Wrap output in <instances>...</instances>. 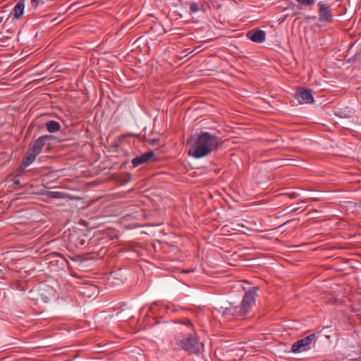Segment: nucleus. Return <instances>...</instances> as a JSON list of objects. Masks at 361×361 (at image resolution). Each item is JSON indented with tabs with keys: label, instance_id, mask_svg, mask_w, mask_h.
Segmentation results:
<instances>
[{
	"label": "nucleus",
	"instance_id": "f257e3e1",
	"mask_svg": "<svg viewBox=\"0 0 361 361\" xmlns=\"http://www.w3.org/2000/svg\"><path fill=\"white\" fill-rule=\"evenodd\" d=\"M190 144L188 154L196 159H200L219 149L221 145V139L209 132L195 133L188 139Z\"/></svg>",
	"mask_w": 361,
	"mask_h": 361
},
{
	"label": "nucleus",
	"instance_id": "f03ea898",
	"mask_svg": "<svg viewBox=\"0 0 361 361\" xmlns=\"http://www.w3.org/2000/svg\"><path fill=\"white\" fill-rule=\"evenodd\" d=\"M258 290L257 286L250 288L245 292L240 305L234 306L229 303L228 306L220 307L218 310L219 312L226 317H245L255 305Z\"/></svg>",
	"mask_w": 361,
	"mask_h": 361
},
{
	"label": "nucleus",
	"instance_id": "7ed1b4c3",
	"mask_svg": "<svg viewBox=\"0 0 361 361\" xmlns=\"http://www.w3.org/2000/svg\"><path fill=\"white\" fill-rule=\"evenodd\" d=\"M177 345L189 354L198 355L200 353V344L195 336L187 334L182 336L176 341Z\"/></svg>",
	"mask_w": 361,
	"mask_h": 361
},
{
	"label": "nucleus",
	"instance_id": "20e7f679",
	"mask_svg": "<svg viewBox=\"0 0 361 361\" xmlns=\"http://www.w3.org/2000/svg\"><path fill=\"white\" fill-rule=\"evenodd\" d=\"M316 338V334H312L309 336L300 339L293 343L291 347V352L293 353H300L307 351L312 348L311 345L313 341Z\"/></svg>",
	"mask_w": 361,
	"mask_h": 361
},
{
	"label": "nucleus",
	"instance_id": "39448f33",
	"mask_svg": "<svg viewBox=\"0 0 361 361\" xmlns=\"http://www.w3.org/2000/svg\"><path fill=\"white\" fill-rule=\"evenodd\" d=\"M295 99L300 104H311L314 102L312 90L303 87L298 88L295 92Z\"/></svg>",
	"mask_w": 361,
	"mask_h": 361
},
{
	"label": "nucleus",
	"instance_id": "423d86ee",
	"mask_svg": "<svg viewBox=\"0 0 361 361\" xmlns=\"http://www.w3.org/2000/svg\"><path fill=\"white\" fill-rule=\"evenodd\" d=\"M54 138L53 135H43L39 137L29 149L32 150L34 154H39L41 152L42 147L45 145L46 142Z\"/></svg>",
	"mask_w": 361,
	"mask_h": 361
},
{
	"label": "nucleus",
	"instance_id": "0eeeda50",
	"mask_svg": "<svg viewBox=\"0 0 361 361\" xmlns=\"http://www.w3.org/2000/svg\"><path fill=\"white\" fill-rule=\"evenodd\" d=\"M247 37L255 43H262L265 40L266 33L262 30H251L247 33Z\"/></svg>",
	"mask_w": 361,
	"mask_h": 361
},
{
	"label": "nucleus",
	"instance_id": "6e6552de",
	"mask_svg": "<svg viewBox=\"0 0 361 361\" xmlns=\"http://www.w3.org/2000/svg\"><path fill=\"white\" fill-rule=\"evenodd\" d=\"M154 156V152L152 151H148L139 157L134 158L132 160L133 166L134 168L146 163Z\"/></svg>",
	"mask_w": 361,
	"mask_h": 361
},
{
	"label": "nucleus",
	"instance_id": "1a4fd4ad",
	"mask_svg": "<svg viewBox=\"0 0 361 361\" xmlns=\"http://www.w3.org/2000/svg\"><path fill=\"white\" fill-rule=\"evenodd\" d=\"M318 6L319 19L321 20L329 21L332 18L329 7L322 2H319Z\"/></svg>",
	"mask_w": 361,
	"mask_h": 361
},
{
	"label": "nucleus",
	"instance_id": "9d476101",
	"mask_svg": "<svg viewBox=\"0 0 361 361\" xmlns=\"http://www.w3.org/2000/svg\"><path fill=\"white\" fill-rule=\"evenodd\" d=\"M37 156V154H34V152L29 149L25 157L22 161L19 171H23L26 167L30 166L35 161Z\"/></svg>",
	"mask_w": 361,
	"mask_h": 361
},
{
	"label": "nucleus",
	"instance_id": "9b49d317",
	"mask_svg": "<svg viewBox=\"0 0 361 361\" xmlns=\"http://www.w3.org/2000/svg\"><path fill=\"white\" fill-rule=\"evenodd\" d=\"M131 179L130 173H125L123 175H114V185H123L128 183Z\"/></svg>",
	"mask_w": 361,
	"mask_h": 361
},
{
	"label": "nucleus",
	"instance_id": "f8f14e48",
	"mask_svg": "<svg viewBox=\"0 0 361 361\" xmlns=\"http://www.w3.org/2000/svg\"><path fill=\"white\" fill-rule=\"evenodd\" d=\"M126 278L121 273V270L119 268L118 271H114V287L121 286L126 281Z\"/></svg>",
	"mask_w": 361,
	"mask_h": 361
},
{
	"label": "nucleus",
	"instance_id": "ddd939ff",
	"mask_svg": "<svg viewBox=\"0 0 361 361\" xmlns=\"http://www.w3.org/2000/svg\"><path fill=\"white\" fill-rule=\"evenodd\" d=\"M24 1H25V0L19 1L13 8L14 15L16 18H19L23 13V11H24V8H25V2Z\"/></svg>",
	"mask_w": 361,
	"mask_h": 361
},
{
	"label": "nucleus",
	"instance_id": "4468645a",
	"mask_svg": "<svg viewBox=\"0 0 361 361\" xmlns=\"http://www.w3.org/2000/svg\"><path fill=\"white\" fill-rule=\"evenodd\" d=\"M45 126L49 133H56L61 128L60 124L55 121H49L45 123Z\"/></svg>",
	"mask_w": 361,
	"mask_h": 361
},
{
	"label": "nucleus",
	"instance_id": "2eb2a0df",
	"mask_svg": "<svg viewBox=\"0 0 361 361\" xmlns=\"http://www.w3.org/2000/svg\"><path fill=\"white\" fill-rule=\"evenodd\" d=\"M47 196L51 198L54 199H62L66 197V195L63 192H58V191H49L47 192Z\"/></svg>",
	"mask_w": 361,
	"mask_h": 361
},
{
	"label": "nucleus",
	"instance_id": "dca6fc26",
	"mask_svg": "<svg viewBox=\"0 0 361 361\" xmlns=\"http://www.w3.org/2000/svg\"><path fill=\"white\" fill-rule=\"evenodd\" d=\"M298 4L308 6L314 4L316 0H295Z\"/></svg>",
	"mask_w": 361,
	"mask_h": 361
},
{
	"label": "nucleus",
	"instance_id": "f3484780",
	"mask_svg": "<svg viewBox=\"0 0 361 361\" xmlns=\"http://www.w3.org/2000/svg\"><path fill=\"white\" fill-rule=\"evenodd\" d=\"M199 11V7H198V5L193 2L192 4H190V13H196Z\"/></svg>",
	"mask_w": 361,
	"mask_h": 361
},
{
	"label": "nucleus",
	"instance_id": "a211bd4d",
	"mask_svg": "<svg viewBox=\"0 0 361 361\" xmlns=\"http://www.w3.org/2000/svg\"><path fill=\"white\" fill-rule=\"evenodd\" d=\"M125 310L123 309L121 310V312H117L116 313V316L118 317V319H119V322H121V321H125L126 319H128L129 318V314H126V315H119V314H121L123 311H124Z\"/></svg>",
	"mask_w": 361,
	"mask_h": 361
},
{
	"label": "nucleus",
	"instance_id": "6ab92c4d",
	"mask_svg": "<svg viewBox=\"0 0 361 361\" xmlns=\"http://www.w3.org/2000/svg\"><path fill=\"white\" fill-rule=\"evenodd\" d=\"M123 28H124V27L122 25V27H121L120 30L116 32L115 35L118 36V37H121V36L123 35H124V32H123Z\"/></svg>",
	"mask_w": 361,
	"mask_h": 361
},
{
	"label": "nucleus",
	"instance_id": "aec40b11",
	"mask_svg": "<svg viewBox=\"0 0 361 361\" xmlns=\"http://www.w3.org/2000/svg\"><path fill=\"white\" fill-rule=\"evenodd\" d=\"M159 142V140L158 139H153L151 140V144L154 145H156L157 142Z\"/></svg>",
	"mask_w": 361,
	"mask_h": 361
},
{
	"label": "nucleus",
	"instance_id": "412c9836",
	"mask_svg": "<svg viewBox=\"0 0 361 361\" xmlns=\"http://www.w3.org/2000/svg\"><path fill=\"white\" fill-rule=\"evenodd\" d=\"M37 0H32V3L34 4L33 6L35 7V8H36L37 7Z\"/></svg>",
	"mask_w": 361,
	"mask_h": 361
},
{
	"label": "nucleus",
	"instance_id": "4be33fe9",
	"mask_svg": "<svg viewBox=\"0 0 361 361\" xmlns=\"http://www.w3.org/2000/svg\"><path fill=\"white\" fill-rule=\"evenodd\" d=\"M290 197H292V198H295V197H297V195H296L295 192H293V193L290 195Z\"/></svg>",
	"mask_w": 361,
	"mask_h": 361
},
{
	"label": "nucleus",
	"instance_id": "5701e85b",
	"mask_svg": "<svg viewBox=\"0 0 361 361\" xmlns=\"http://www.w3.org/2000/svg\"><path fill=\"white\" fill-rule=\"evenodd\" d=\"M118 207V202H114V208ZM116 212V209H114V212Z\"/></svg>",
	"mask_w": 361,
	"mask_h": 361
},
{
	"label": "nucleus",
	"instance_id": "b1692460",
	"mask_svg": "<svg viewBox=\"0 0 361 361\" xmlns=\"http://www.w3.org/2000/svg\"><path fill=\"white\" fill-rule=\"evenodd\" d=\"M114 199L118 198L119 197L118 194L114 195Z\"/></svg>",
	"mask_w": 361,
	"mask_h": 361
},
{
	"label": "nucleus",
	"instance_id": "393cba45",
	"mask_svg": "<svg viewBox=\"0 0 361 361\" xmlns=\"http://www.w3.org/2000/svg\"><path fill=\"white\" fill-rule=\"evenodd\" d=\"M117 147H118V145L114 144V152H116V148Z\"/></svg>",
	"mask_w": 361,
	"mask_h": 361
},
{
	"label": "nucleus",
	"instance_id": "a878e982",
	"mask_svg": "<svg viewBox=\"0 0 361 361\" xmlns=\"http://www.w3.org/2000/svg\"><path fill=\"white\" fill-rule=\"evenodd\" d=\"M187 324L188 325H191L192 324H191V322L190 321H188Z\"/></svg>",
	"mask_w": 361,
	"mask_h": 361
},
{
	"label": "nucleus",
	"instance_id": "bb28decb",
	"mask_svg": "<svg viewBox=\"0 0 361 361\" xmlns=\"http://www.w3.org/2000/svg\"><path fill=\"white\" fill-rule=\"evenodd\" d=\"M357 361H361V357L357 359Z\"/></svg>",
	"mask_w": 361,
	"mask_h": 361
},
{
	"label": "nucleus",
	"instance_id": "cd10ccee",
	"mask_svg": "<svg viewBox=\"0 0 361 361\" xmlns=\"http://www.w3.org/2000/svg\"><path fill=\"white\" fill-rule=\"evenodd\" d=\"M123 137L118 138V140H122Z\"/></svg>",
	"mask_w": 361,
	"mask_h": 361
},
{
	"label": "nucleus",
	"instance_id": "c85d7f7f",
	"mask_svg": "<svg viewBox=\"0 0 361 361\" xmlns=\"http://www.w3.org/2000/svg\"><path fill=\"white\" fill-rule=\"evenodd\" d=\"M123 137L118 138V140H122Z\"/></svg>",
	"mask_w": 361,
	"mask_h": 361
},
{
	"label": "nucleus",
	"instance_id": "c756f323",
	"mask_svg": "<svg viewBox=\"0 0 361 361\" xmlns=\"http://www.w3.org/2000/svg\"><path fill=\"white\" fill-rule=\"evenodd\" d=\"M123 137L118 138V140H122Z\"/></svg>",
	"mask_w": 361,
	"mask_h": 361
},
{
	"label": "nucleus",
	"instance_id": "7c9ffc66",
	"mask_svg": "<svg viewBox=\"0 0 361 361\" xmlns=\"http://www.w3.org/2000/svg\"><path fill=\"white\" fill-rule=\"evenodd\" d=\"M121 214V212H119V214H116L115 215L118 216V214Z\"/></svg>",
	"mask_w": 361,
	"mask_h": 361
}]
</instances>
